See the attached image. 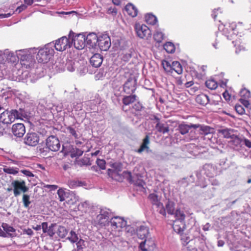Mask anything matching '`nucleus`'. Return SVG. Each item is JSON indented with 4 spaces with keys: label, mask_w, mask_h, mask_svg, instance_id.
<instances>
[{
    "label": "nucleus",
    "mask_w": 251,
    "mask_h": 251,
    "mask_svg": "<svg viewBox=\"0 0 251 251\" xmlns=\"http://www.w3.org/2000/svg\"><path fill=\"white\" fill-rule=\"evenodd\" d=\"M112 216V212L109 209L106 207L100 208L99 214L94 220V224L100 227L108 226Z\"/></svg>",
    "instance_id": "1"
},
{
    "label": "nucleus",
    "mask_w": 251,
    "mask_h": 251,
    "mask_svg": "<svg viewBox=\"0 0 251 251\" xmlns=\"http://www.w3.org/2000/svg\"><path fill=\"white\" fill-rule=\"evenodd\" d=\"M54 52L52 43L47 44L44 47L39 50L36 55V59L39 63H47L53 55Z\"/></svg>",
    "instance_id": "2"
},
{
    "label": "nucleus",
    "mask_w": 251,
    "mask_h": 251,
    "mask_svg": "<svg viewBox=\"0 0 251 251\" xmlns=\"http://www.w3.org/2000/svg\"><path fill=\"white\" fill-rule=\"evenodd\" d=\"M27 52L26 50H20L17 51V57L20 60L23 67L31 68L34 67L35 61L34 57Z\"/></svg>",
    "instance_id": "3"
},
{
    "label": "nucleus",
    "mask_w": 251,
    "mask_h": 251,
    "mask_svg": "<svg viewBox=\"0 0 251 251\" xmlns=\"http://www.w3.org/2000/svg\"><path fill=\"white\" fill-rule=\"evenodd\" d=\"M22 116V114L17 110H5L0 115V121L4 125H10L16 119H19Z\"/></svg>",
    "instance_id": "4"
},
{
    "label": "nucleus",
    "mask_w": 251,
    "mask_h": 251,
    "mask_svg": "<svg viewBox=\"0 0 251 251\" xmlns=\"http://www.w3.org/2000/svg\"><path fill=\"white\" fill-rule=\"evenodd\" d=\"M75 33L71 30L69 36L71 42L74 43V47L77 50H82L84 48L86 45L85 35L83 34H78L75 36Z\"/></svg>",
    "instance_id": "5"
},
{
    "label": "nucleus",
    "mask_w": 251,
    "mask_h": 251,
    "mask_svg": "<svg viewBox=\"0 0 251 251\" xmlns=\"http://www.w3.org/2000/svg\"><path fill=\"white\" fill-rule=\"evenodd\" d=\"M52 45L57 50L62 51L71 47L72 42H71L69 37L68 38L66 36H63L57 40L55 44L52 43Z\"/></svg>",
    "instance_id": "6"
},
{
    "label": "nucleus",
    "mask_w": 251,
    "mask_h": 251,
    "mask_svg": "<svg viewBox=\"0 0 251 251\" xmlns=\"http://www.w3.org/2000/svg\"><path fill=\"white\" fill-rule=\"evenodd\" d=\"M47 148L52 151H57L60 148L61 144L58 138L54 135L50 136L46 141Z\"/></svg>",
    "instance_id": "7"
},
{
    "label": "nucleus",
    "mask_w": 251,
    "mask_h": 251,
    "mask_svg": "<svg viewBox=\"0 0 251 251\" xmlns=\"http://www.w3.org/2000/svg\"><path fill=\"white\" fill-rule=\"evenodd\" d=\"M135 29L136 34L141 39H148L151 36V31L145 25L136 24Z\"/></svg>",
    "instance_id": "8"
},
{
    "label": "nucleus",
    "mask_w": 251,
    "mask_h": 251,
    "mask_svg": "<svg viewBox=\"0 0 251 251\" xmlns=\"http://www.w3.org/2000/svg\"><path fill=\"white\" fill-rule=\"evenodd\" d=\"M11 185L13 187L14 195L15 197H17L21 194L20 190L23 193L28 191V188L26 186L25 181L14 180L11 183Z\"/></svg>",
    "instance_id": "9"
},
{
    "label": "nucleus",
    "mask_w": 251,
    "mask_h": 251,
    "mask_svg": "<svg viewBox=\"0 0 251 251\" xmlns=\"http://www.w3.org/2000/svg\"><path fill=\"white\" fill-rule=\"evenodd\" d=\"M39 142V136L36 132H28L24 138V143L29 146L35 147Z\"/></svg>",
    "instance_id": "10"
},
{
    "label": "nucleus",
    "mask_w": 251,
    "mask_h": 251,
    "mask_svg": "<svg viewBox=\"0 0 251 251\" xmlns=\"http://www.w3.org/2000/svg\"><path fill=\"white\" fill-rule=\"evenodd\" d=\"M97 45L101 50H107L111 46L110 37L107 34H103L99 36Z\"/></svg>",
    "instance_id": "11"
},
{
    "label": "nucleus",
    "mask_w": 251,
    "mask_h": 251,
    "mask_svg": "<svg viewBox=\"0 0 251 251\" xmlns=\"http://www.w3.org/2000/svg\"><path fill=\"white\" fill-rule=\"evenodd\" d=\"M109 223L113 229L121 228L125 227L126 225V221L119 216L111 217Z\"/></svg>",
    "instance_id": "12"
},
{
    "label": "nucleus",
    "mask_w": 251,
    "mask_h": 251,
    "mask_svg": "<svg viewBox=\"0 0 251 251\" xmlns=\"http://www.w3.org/2000/svg\"><path fill=\"white\" fill-rule=\"evenodd\" d=\"M11 131L14 136L21 138L25 133V128L23 124L17 123L12 126Z\"/></svg>",
    "instance_id": "13"
},
{
    "label": "nucleus",
    "mask_w": 251,
    "mask_h": 251,
    "mask_svg": "<svg viewBox=\"0 0 251 251\" xmlns=\"http://www.w3.org/2000/svg\"><path fill=\"white\" fill-rule=\"evenodd\" d=\"M99 37L94 32L90 33L86 36H85V42L86 46L88 48H95L96 46Z\"/></svg>",
    "instance_id": "14"
},
{
    "label": "nucleus",
    "mask_w": 251,
    "mask_h": 251,
    "mask_svg": "<svg viewBox=\"0 0 251 251\" xmlns=\"http://www.w3.org/2000/svg\"><path fill=\"white\" fill-rule=\"evenodd\" d=\"M200 126L199 124H190L189 125H186V124H180L178 126V130L179 132L182 135H184L189 131L191 130V129L193 128V129H195L197 128H198V127Z\"/></svg>",
    "instance_id": "15"
},
{
    "label": "nucleus",
    "mask_w": 251,
    "mask_h": 251,
    "mask_svg": "<svg viewBox=\"0 0 251 251\" xmlns=\"http://www.w3.org/2000/svg\"><path fill=\"white\" fill-rule=\"evenodd\" d=\"M203 170L205 175L212 178L217 175V171L216 167L211 164H205L203 166Z\"/></svg>",
    "instance_id": "16"
},
{
    "label": "nucleus",
    "mask_w": 251,
    "mask_h": 251,
    "mask_svg": "<svg viewBox=\"0 0 251 251\" xmlns=\"http://www.w3.org/2000/svg\"><path fill=\"white\" fill-rule=\"evenodd\" d=\"M103 61L102 56L99 53H96L90 59V63L95 68L100 66Z\"/></svg>",
    "instance_id": "17"
},
{
    "label": "nucleus",
    "mask_w": 251,
    "mask_h": 251,
    "mask_svg": "<svg viewBox=\"0 0 251 251\" xmlns=\"http://www.w3.org/2000/svg\"><path fill=\"white\" fill-rule=\"evenodd\" d=\"M135 81L129 79L124 85V90L127 94L133 93L135 89Z\"/></svg>",
    "instance_id": "18"
},
{
    "label": "nucleus",
    "mask_w": 251,
    "mask_h": 251,
    "mask_svg": "<svg viewBox=\"0 0 251 251\" xmlns=\"http://www.w3.org/2000/svg\"><path fill=\"white\" fill-rule=\"evenodd\" d=\"M136 233L139 238L146 239L149 233V228L145 226H141L136 228Z\"/></svg>",
    "instance_id": "19"
},
{
    "label": "nucleus",
    "mask_w": 251,
    "mask_h": 251,
    "mask_svg": "<svg viewBox=\"0 0 251 251\" xmlns=\"http://www.w3.org/2000/svg\"><path fill=\"white\" fill-rule=\"evenodd\" d=\"M199 128L200 133L202 135H210V137H212V134L214 132L213 128L207 126L200 125Z\"/></svg>",
    "instance_id": "20"
},
{
    "label": "nucleus",
    "mask_w": 251,
    "mask_h": 251,
    "mask_svg": "<svg viewBox=\"0 0 251 251\" xmlns=\"http://www.w3.org/2000/svg\"><path fill=\"white\" fill-rule=\"evenodd\" d=\"M1 226L6 234H7L9 237H14L16 236V229L12 226L6 223H2Z\"/></svg>",
    "instance_id": "21"
},
{
    "label": "nucleus",
    "mask_w": 251,
    "mask_h": 251,
    "mask_svg": "<svg viewBox=\"0 0 251 251\" xmlns=\"http://www.w3.org/2000/svg\"><path fill=\"white\" fill-rule=\"evenodd\" d=\"M174 214L176 218L175 221L179 222V223L181 224L182 226H185L184 220L186 217V215L184 214L183 210L177 209L176 210Z\"/></svg>",
    "instance_id": "22"
},
{
    "label": "nucleus",
    "mask_w": 251,
    "mask_h": 251,
    "mask_svg": "<svg viewBox=\"0 0 251 251\" xmlns=\"http://www.w3.org/2000/svg\"><path fill=\"white\" fill-rule=\"evenodd\" d=\"M155 119L157 122V124L155 126V128L156 130L158 132L163 134L168 132L169 131L168 126L163 123L160 122L159 119L158 118L155 117Z\"/></svg>",
    "instance_id": "23"
},
{
    "label": "nucleus",
    "mask_w": 251,
    "mask_h": 251,
    "mask_svg": "<svg viewBox=\"0 0 251 251\" xmlns=\"http://www.w3.org/2000/svg\"><path fill=\"white\" fill-rule=\"evenodd\" d=\"M154 245L152 240L145 239L140 244L139 249L141 251H148L151 250L150 247H152Z\"/></svg>",
    "instance_id": "24"
},
{
    "label": "nucleus",
    "mask_w": 251,
    "mask_h": 251,
    "mask_svg": "<svg viewBox=\"0 0 251 251\" xmlns=\"http://www.w3.org/2000/svg\"><path fill=\"white\" fill-rule=\"evenodd\" d=\"M125 10L127 14L132 17H135L137 15L138 10L137 8L131 3L127 4L125 7Z\"/></svg>",
    "instance_id": "25"
},
{
    "label": "nucleus",
    "mask_w": 251,
    "mask_h": 251,
    "mask_svg": "<svg viewBox=\"0 0 251 251\" xmlns=\"http://www.w3.org/2000/svg\"><path fill=\"white\" fill-rule=\"evenodd\" d=\"M196 101L200 104L205 105L209 102V99L207 95L202 93L197 96Z\"/></svg>",
    "instance_id": "26"
},
{
    "label": "nucleus",
    "mask_w": 251,
    "mask_h": 251,
    "mask_svg": "<svg viewBox=\"0 0 251 251\" xmlns=\"http://www.w3.org/2000/svg\"><path fill=\"white\" fill-rule=\"evenodd\" d=\"M150 144L149 137L148 135H146L143 140V142L140 146V148L138 150V153H141L144 151H146L147 152L149 151V147L148 146Z\"/></svg>",
    "instance_id": "27"
},
{
    "label": "nucleus",
    "mask_w": 251,
    "mask_h": 251,
    "mask_svg": "<svg viewBox=\"0 0 251 251\" xmlns=\"http://www.w3.org/2000/svg\"><path fill=\"white\" fill-rule=\"evenodd\" d=\"M150 200L153 205H155L157 207L162 205V203L160 201V198L156 193H151L148 197Z\"/></svg>",
    "instance_id": "28"
},
{
    "label": "nucleus",
    "mask_w": 251,
    "mask_h": 251,
    "mask_svg": "<svg viewBox=\"0 0 251 251\" xmlns=\"http://www.w3.org/2000/svg\"><path fill=\"white\" fill-rule=\"evenodd\" d=\"M55 68L57 71L63 72L65 70V63L63 59L57 58L55 63Z\"/></svg>",
    "instance_id": "29"
},
{
    "label": "nucleus",
    "mask_w": 251,
    "mask_h": 251,
    "mask_svg": "<svg viewBox=\"0 0 251 251\" xmlns=\"http://www.w3.org/2000/svg\"><path fill=\"white\" fill-rule=\"evenodd\" d=\"M136 100V96L135 95H130L128 96L125 97L123 98V102L125 106L123 107V109L125 111H126L127 109H125L126 106L130 104L131 103L134 102Z\"/></svg>",
    "instance_id": "30"
},
{
    "label": "nucleus",
    "mask_w": 251,
    "mask_h": 251,
    "mask_svg": "<svg viewBox=\"0 0 251 251\" xmlns=\"http://www.w3.org/2000/svg\"><path fill=\"white\" fill-rule=\"evenodd\" d=\"M120 172H121V171H115L112 170H110V169L107 170V174L109 176L113 179L119 181L121 178V176L119 175Z\"/></svg>",
    "instance_id": "31"
},
{
    "label": "nucleus",
    "mask_w": 251,
    "mask_h": 251,
    "mask_svg": "<svg viewBox=\"0 0 251 251\" xmlns=\"http://www.w3.org/2000/svg\"><path fill=\"white\" fill-rule=\"evenodd\" d=\"M219 132L221 133L225 138H232L233 135V130L228 128H224L219 130Z\"/></svg>",
    "instance_id": "32"
},
{
    "label": "nucleus",
    "mask_w": 251,
    "mask_h": 251,
    "mask_svg": "<svg viewBox=\"0 0 251 251\" xmlns=\"http://www.w3.org/2000/svg\"><path fill=\"white\" fill-rule=\"evenodd\" d=\"M205 86L211 90H214L217 88L218 83L213 78H210L206 81Z\"/></svg>",
    "instance_id": "33"
},
{
    "label": "nucleus",
    "mask_w": 251,
    "mask_h": 251,
    "mask_svg": "<svg viewBox=\"0 0 251 251\" xmlns=\"http://www.w3.org/2000/svg\"><path fill=\"white\" fill-rule=\"evenodd\" d=\"M74 147V146L70 144H66L65 145H63L61 152L63 153L65 155H67L68 154L70 155Z\"/></svg>",
    "instance_id": "34"
},
{
    "label": "nucleus",
    "mask_w": 251,
    "mask_h": 251,
    "mask_svg": "<svg viewBox=\"0 0 251 251\" xmlns=\"http://www.w3.org/2000/svg\"><path fill=\"white\" fill-rule=\"evenodd\" d=\"M179 222L175 221L173 224V227L174 231L177 233L182 232L185 228V226H182L181 224H178Z\"/></svg>",
    "instance_id": "35"
},
{
    "label": "nucleus",
    "mask_w": 251,
    "mask_h": 251,
    "mask_svg": "<svg viewBox=\"0 0 251 251\" xmlns=\"http://www.w3.org/2000/svg\"><path fill=\"white\" fill-rule=\"evenodd\" d=\"M145 19L146 22L151 25H155L157 22V18L151 14H147L145 16Z\"/></svg>",
    "instance_id": "36"
},
{
    "label": "nucleus",
    "mask_w": 251,
    "mask_h": 251,
    "mask_svg": "<svg viewBox=\"0 0 251 251\" xmlns=\"http://www.w3.org/2000/svg\"><path fill=\"white\" fill-rule=\"evenodd\" d=\"M172 70H174L179 75L182 74L183 71L181 65L177 61H174L172 62Z\"/></svg>",
    "instance_id": "37"
},
{
    "label": "nucleus",
    "mask_w": 251,
    "mask_h": 251,
    "mask_svg": "<svg viewBox=\"0 0 251 251\" xmlns=\"http://www.w3.org/2000/svg\"><path fill=\"white\" fill-rule=\"evenodd\" d=\"M83 151L74 147L73 150H72V152L70 154V156L72 158H78L79 156H81L83 154Z\"/></svg>",
    "instance_id": "38"
},
{
    "label": "nucleus",
    "mask_w": 251,
    "mask_h": 251,
    "mask_svg": "<svg viewBox=\"0 0 251 251\" xmlns=\"http://www.w3.org/2000/svg\"><path fill=\"white\" fill-rule=\"evenodd\" d=\"M163 47L164 50L168 53H172L174 52L175 50V46L172 42H167L166 44L164 45Z\"/></svg>",
    "instance_id": "39"
},
{
    "label": "nucleus",
    "mask_w": 251,
    "mask_h": 251,
    "mask_svg": "<svg viewBox=\"0 0 251 251\" xmlns=\"http://www.w3.org/2000/svg\"><path fill=\"white\" fill-rule=\"evenodd\" d=\"M175 204L173 202L168 201L166 204V210L168 214L173 215L174 214L175 211Z\"/></svg>",
    "instance_id": "40"
},
{
    "label": "nucleus",
    "mask_w": 251,
    "mask_h": 251,
    "mask_svg": "<svg viewBox=\"0 0 251 251\" xmlns=\"http://www.w3.org/2000/svg\"><path fill=\"white\" fill-rule=\"evenodd\" d=\"M68 233V231L66 228L63 226H59L57 230V234L61 238H64Z\"/></svg>",
    "instance_id": "41"
},
{
    "label": "nucleus",
    "mask_w": 251,
    "mask_h": 251,
    "mask_svg": "<svg viewBox=\"0 0 251 251\" xmlns=\"http://www.w3.org/2000/svg\"><path fill=\"white\" fill-rule=\"evenodd\" d=\"M3 170L4 173L8 174L16 175L18 173V169L17 168L4 166Z\"/></svg>",
    "instance_id": "42"
},
{
    "label": "nucleus",
    "mask_w": 251,
    "mask_h": 251,
    "mask_svg": "<svg viewBox=\"0 0 251 251\" xmlns=\"http://www.w3.org/2000/svg\"><path fill=\"white\" fill-rule=\"evenodd\" d=\"M122 176L123 177L126 179L129 183H132V182H134V179H133L134 177L132 176L130 172L124 171L122 173Z\"/></svg>",
    "instance_id": "43"
},
{
    "label": "nucleus",
    "mask_w": 251,
    "mask_h": 251,
    "mask_svg": "<svg viewBox=\"0 0 251 251\" xmlns=\"http://www.w3.org/2000/svg\"><path fill=\"white\" fill-rule=\"evenodd\" d=\"M110 166L111 167L110 170H112L115 171H122L123 168V165L122 163L120 162H114L110 163Z\"/></svg>",
    "instance_id": "44"
},
{
    "label": "nucleus",
    "mask_w": 251,
    "mask_h": 251,
    "mask_svg": "<svg viewBox=\"0 0 251 251\" xmlns=\"http://www.w3.org/2000/svg\"><path fill=\"white\" fill-rule=\"evenodd\" d=\"M75 62L72 60H69L65 63V69L69 72H74L75 70Z\"/></svg>",
    "instance_id": "45"
},
{
    "label": "nucleus",
    "mask_w": 251,
    "mask_h": 251,
    "mask_svg": "<svg viewBox=\"0 0 251 251\" xmlns=\"http://www.w3.org/2000/svg\"><path fill=\"white\" fill-rule=\"evenodd\" d=\"M153 38L157 43H160L164 39V35L162 32L157 31L154 34Z\"/></svg>",
    "instance_id": "46"
},
{
    "label": "nucleus",
    "mask_w": 251,
    "mask_h": 251,
    "mask_svg": "<svg viewBox=\"0 0 251 251\" xmlns=\"http://www.w3.org/2000/svg\"><path fill=\"white\" fill-rule=\"evenodd\" d=\"M76 245L77 251H83V250L86 248L85 241L81 239L76 242Z\"/></svg>",
    "instance_id": "47"
},
{
    "label": "nucleus",
    "mask_w": 251,
    "mask_h": 251,
    "mask_svg": "<svg viewBox=\"0 0 251 251\" xmlns=\"http://www.w3.org/2000/svg\"><path fill=\"white\" fill-rule=\"evenodd\" d=\"M162 65L166 72L172 73V64L166 60H163L162 62Z\"/></svg>",
    "instance_id": "48"
},
{
    "label": "nucleus",
    "mask_w": 251,
    "mask_h": 251,
    "mask_svg": "<svg viewBox=\"0 0 251 251\" xmlns=\"http://www.w3.org/2000/svg\"><path fill=\"white\" fill-rule=\"evenodd\" d=\"M23 202L24 203V206L25 208L29 207L30 204L31 203V201H30V196L29 195L25 194H24L23 195Z\"/></svg>",
    "instance_id": "49"
},
{
    "label": "nucleus",
    "mask_w": 251,
    "mask_h": 251,
    "mask_svg": "<svg viewBox=\"0 0 251 251\" xmlns=\"http://www.w3.org/2000/svg\"><path fill=\"white\" fill-rule=\"evenodd\" d=\"M188 177H184L177 181L178 186L180 187H186L189 185Z\"/></svg>",
    "instance_id": "50"
},
{
    "label": "nucleus",
    "mask_w": 251,
    "mask_h": 251,
    "mask_svg": "<svg viewBox=\"0 0 251 251\" xmlns=\"http://www.w3.org/2000/svg\"><path fill=\"white\" fill-rule=\"evenodd\" d=\"M57 195L60 201H63L65 200L67 193L62 188H60L58 190Z\"/></svg>",
    "instance_id": "51"
},
{
    "label": "nucleus",
    "mask_w": 251,
    "mask_h": 251,
    "mask_svg": "<svg viewBox=\"0 0 251 251\" xmlns=\"http://www.w3.org/2000/svg\"><path fill=\"white\" fill-rule=\"evenodd\" d=\"M68 239L72 242L75 243L78 240L77 235L74 231H71L70 233V235L68 236Z\"/></svg>",
    "instance_id": "52"
},
{
    "label": "nucleus",
    "mask_w": 251,
    "mask_h": 251,
    "mask_svg": "<svg viewBox=\"0 0 251 251\" xmlns=\"http://www.w3.org/2000/svg\"><path fill=\"white\" fill-rule=\"evenodd\" d=\"M77 164L82 167L83 166H90L91 163L88 158H82L78 161Z\"/></svg>",
    "instance_id": "53"
},
{
    "label": "nucleus",
    "mask_w": 251,
    "mask_h": 251,
    "mask_svg": "<svg viewBox=\"0 0 251 251\" xmlns=\"http://www.w3.org/2000/svg\"><path fill=\"white\" fill-rule=\"evenodd\" d=\"M240 96L242 98L248 99L251 96L250 92L246 89H242L240 91Z\"/></svg>",
    "instance_id": "54"
},
{
    "label": "nucleus",
    "mask_w": 251,
    "mask_h": 251,
    "mask_svg": "<svg viewBox=\"0 0 251 251\" xmlns=\"http://www.w3.org/2000/svg\"><path fill=\"white\" fill-rule=\"evenodd\" d=\"M96 163L100 169H101V170L105 169L106 162L104 160L97 159V160L96 161Z\"/></svg>",
    "instance_id": "55"
},
{
    "label": "nucleus",
    "mask_w": 251,
    "mask_h": 251,
    "mask_svg": "<svg viewBox=\"0 0 251 251\" xmlns=\"http://www.w3.org/2000/svg\"><path fill=\"white\" fill-rule=\"evenodd\" d=\"M55 224H51V225L49 226L48 229L46 230V233H47L48 235L50 237H52L55 234V231L53 229V227L55 226Z\"/></svg>",
    "instance_id": "56"
},
{
    "label": "nucleus",
    "mask_w": 251,
    "mask_h": 251,
    "mask_svg": "<svg viewBox=\"0 0 251 251\" xmlns=\"http://www.w3.org/2000/svg\"><path fill=\"white\" fill-rule=\"evenodd\" d=\"M67 129L69 131V132L73 136L75 139H78V136L75 130L73 127L69 126L67 127Z\"/></svg>",
    "instance_id": "57"
},
{
    "label": "nucleus",
    "mask_w": 251,
    "mask_h": 251,
    "mask_svg": "<svg viewBox=\"0 0 251 251\" xmlns=\"http://www.w3.org/2000/svg\"><path fill=\"white\" fill-rule=\"evenodd\" d=\"M235 108L236 112L240 115L243 114L245 113V110L244 108L240 105H236Z\"/></svg>",
    "instance_id": "58"
},
{
    "label": "nucleus",
    "mask_w": 251,
    "mask_h": 251,
    "mask_svg": "<svg viewBox=\"0 0 251 251\" xmlns=\"http://www.w3.org/2000/svg\"><path fill=\"white\" fill-rule=\"evenodd\" d=\"M132 56V51H129L128 52L125 53L122 59L125 61H127Z\"/></svg>",
    "instance_id": "59"
},
{
    "label": "nucleus",
    "mask_w": 251,
    "mask_h": 251,
    "mask_svg": "<svg viewBox=\"0 0 251 251\" xmlns=\"http://www.w3.org/2000/svg\"><path fill=\"white\" fill-rule=\"evenodd\" d=\"M132 183H134L135 185L141 187H143L144 185L145 184V182L140 179H138L136 181L134 180V182H132Z\"/></svg>",
    "instance_id": "60"
},
{
    "label": "nucleus",
    "mask_w": 251,
    "mask_h": 251,
    "mask_svg": "<svg viewBox=\"0 0 251 251\" xmlns=\"http://www.w3.org/2000/svg\"><path fill=\"white\" fill-rule=\"evenodd\" d=\"M44 187L49 189L50 191H54L58 188V186L56 185L47 184L44 185Z\"/></svg>",
    "instance_id": "61"
},
{
    "label": "nucleus",
    "mask_w": 251,
    "mask_h": 251,
    "mask_svg": "<svg viewBox=\"0 0 251 251\" xmlns=\"http://www.w3.org/2000/svg\"><path fill=\"white\" fill-rule=\"evenodd\" d=\"M246 99L241 98L239 100L243 105L246 107H248L250 105V102L248 100Z\"/></svg>",
    "instance_id": "62"
},
{
    "label": "nucleus",
    "mask_w": 251,
    "mask_h": 251,
    "mask_svg": "<svg viewBox=\"0 0 251 251\" xmlns=\"http://www.w3.org/2000/svg\"><path fill=\"white\" fill-rule=\"evenodd\" d=\"M27 8V6L25 4H22L21 6L18 7L16 9V12L20 13L23 10H25Z\"/></svg>",
    "instance_id": "63"
},
{
    "label": "nucleus",
    "mask_w": 251,
    "mask_h": 251,
    "mask_svg": "<svg viewBox=\"0 0 251 251\" xmlns=\"http://www.w3.org/2000/svg\"><path fill=\"white\" fill-rule=\"evenodd\" d=\"M132 107L136 111H140L142 108V105L140 102H136L134 103Z\"/></svg>",
    "instance_id": "64"
}]
</instances>
